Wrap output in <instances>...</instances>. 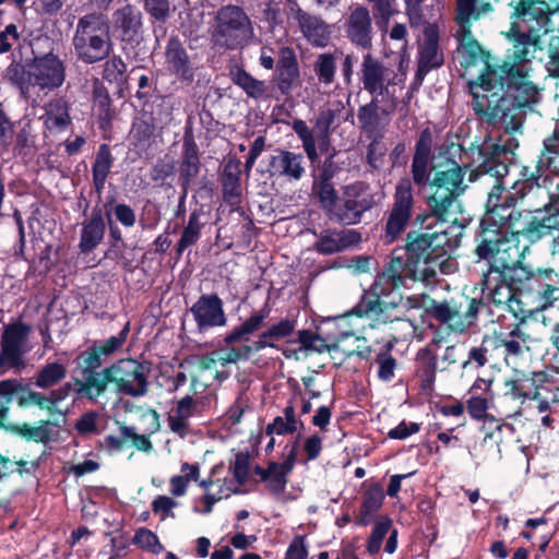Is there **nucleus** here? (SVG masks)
Here are the masks:
<instances>
[{"mask_svg":"<svg viewBox=\"0 0 559 559\" xmlns=\"http://www.w3.org/2000/svg\"><path fill=\"white\" fill-rule=\"evenodd\" d=\"M465 167L455 162L448 169L436 170L429 182L427 212L415 223L425 231H409L403 249L407 258L441 259L460 246L465 223L461 197L468 186L464 182Z\"/></svg>","mask_w":559,"mask_h":559,"instance_id":"f257e3e1","label":"nucleus"},{"mask_svg":"<svg viewBox=\"0 0 559 559\" xmlns=\"http://www.w3.org/2000/svg\"><path fill=\"white\" fill-rule=\"evenodd\" d=\"M491 11L493 5L489 2L476 5V0H456L457 51L463 68L468 69L477 64L481 67L477 79L468 82L474 111L488 123L500 122L507 132L513 133L521 129V119L511 112L512 104L498 92L497 82H491V72L497 70V66L492 64V56L483 49L471 31L472 20H478Z\"/></svg>","mask_w":559,"mask_h":559,"instance_id":"f03ea898","label":"nucleus"},{"mask_svg":"<svg viewBox=\"0 0 559 559\" xmlns=\"http://www.w3.org/2000/svg\"><path fill=\"white\" fill-rule=\"evenodd\" d=\"M510 43L504 59L497 70L491 72V82H497L498 92L507 91L516 102V107H525L538 99V88L531 81V61L540 43V28L531 25L526 31L516 22H511L504 34Z\"/></svg>","mask_w":559,"mask_h":559,"instance_id":"7ed1b4c3","label":"nucleus"},{"mask_svg":"<svg viewBox=\"0 0 559 559\" xmlns=\"http://www.w3.org/2000/svg\"><path fill=\"white\" fill-rule=\"evenodd\" d=\"M487 230L500 233L518 242L522 237L535 243L551 235L554 230H559V221L556 215H547L545 210H520L504 202L502 206L486 212L475 239L476 245Z\"/></svg>","mask_w":559,"mask_h":559,"instance_id":"20e7f679","label":"nucleus"},{"mask_svg":"<svg viewBox=\"0 0 559 559\" xmlns=\"http://www.w3.org/2000/svg\"><path fill=\"white\" fill-rule=\"evenodd\" d=\"M26 68L20 63H11L4 78L14 84L25 97L33 94L48 95L61 87L66 81V64L52 51L36 55Z\"/></svg>","mask_w":559,"mask_h":559,"instance_id":"39448f33","label":"nucleus"},{"mask_svg":"<svg viewBox=\"0 0 559 559\" xmlns=\"http://www.w3.org/2000/svg\"><path fill=\"white\" fill-rule=\"evenodd\" d=\"M474 253L479 261L484 260L490 265L491 273H496L508 283L522 284L539 276L537 271L533 272L522 264L520 259L523 258V252L520 251L518 241L500 233H483Z\"/></svg>","mask_w":559,"mask_h":559,"instance_id":"423d86ee","label":"nucleus"},{"mask_svg":"<svg viewBox=\"0 0 559 559\" xmlns=\"http://www.w3.org/2000/svg\"><path fill=\"white\" fill-rule=\"evenodd\" d=\"M72 46L78 60L85 64L107 59L114 47L107 16L94 12L80 17L72 37Z\"/></svg>","mask_w":559,"mask_h":559,"instance_id":"0eeeda50","label":"nucleus"},{"mask_svg":"<svg viewBox=\"0 0 559 559\" xmlns=\"http://www.w3.org/2000/svg\"><path fill=\"white\" fill-rule=\"evenodd\" d=\"M210 36L216 47L242 49L254 38L253 23L241 7L225 4L214 13Z\"/></svg>","mask_w":559,"mask_h":559,"instance_id":"6e6552de","label":"nucleus"},{"mask_svg":"<svg viewBox=\"0 0 559 559\" xmlns=\"http://www.w3.org/2000/svg\"><path fill=\"white\" fill-rule=\"evenodd\" d=\"M485 307L483 297L462 294L442 301L431 300L429 313L449 332L463 335L476 326L479 313Z\"/></svg>","mask_w":559,"mask_h":559,"instance_id":"1a4fd4ad","label":"nucleus"},{"mask_svg":"<svg viewBox=\"0 0 559 559\" xmlns=\"http://www.w3.org/2000/svg\"><path fill=\"white\" fill-rule=\"evenodd\" d=\"M341 103L335 108L331 106L320 108L313 119V130L304 120H294L292 128L300 139L304 151L311 162L318 159L317 145L322 151L329 148L331 134L341 123Z\"/></svg>","mask_w":559,"mask_h":559,"instance_id":"9d476101","label":"nucleus"},{"mask_svg":"<svg viewBox=\"0 0 559 559\" xmlns=\"http://www.w3.org/2000/svg\"><path fill=\"white\" fill-rule=\"evenodd\" d=\"M359 80L362 88L374 98H394V90L406 76L404 60L399 63V72L394 68L367 52L364 55L359 67Z\"/></svg>","mask_w":559,"mask_h":559,"instance_id":"9b49d317","label":"nucleus"},{"mask_svg":"<svg viewBox=\"0 0 559 559\" xmlns=\"http://www.w3.org/2000/svg\"><path fill=\"white\" fill-rule=\"evenodd\" d=\"M481 154L484 160L476 171L471 173L469 180H483L486 183H492L487 200V211H489L503 205V203L499 204L504 191L502 180L509 174L511 158L509 156L510 151L498 144L488 145Z\"/></svg>","mask_w":559,"mask_h":559,"instance_id":"f8f14e48","label":"nucleus"},{"mask_svg":"<svg viewBox=\"0 0 559 559\" xmlns=\"http://www.w3.org/2000/svg\"><path fill=\"white\" fill-rule=\"evenodd\" d=\"M376 204L377 200L370 187L362 181H356L343 187L342 197L336 207H333L330 218L340 224L356 225L360 223L364 213Z\"/></svg>","mask_w":559,"mask_h":559,"instance_id":"ddd939ff","label":"nucleus"},{"mask_svg":"<svg viewBox=\"0 0 559 559\" xmlns=\"http://www.w3.org/2000/svg\"><path fill=\"white\" fill-rule=\"evenodd\" d=\"M414 195L409 179H401L393 195V203L386 212L383 239L386 243L395 241L407 228L413 216Z\"/></svg>","mask_w":559,"mask_h":559,"instance_id":"4468645a","label":"nucleus"},{"mask_svg":"<svg viewBox=\"0 0 559 559\" xmlns=\"http://www.w3.org/2000/svg\"><path fill=\"white\" fill-rule=\"evenodd\" d=\"M111 383L116 391L131 395L141 396L147 391V376L150 368L135 359H120L107 367Z\"/></svg>","mask_w":559,"mask_h":559,"instance_id":"2eb2a0df","label":"nucleus"},{"mask_svg":"<svg viewBox=\"0 0 559 559\" xmlns=\"http://www.w3.org/2000/svg\"><path fill=\"white\" fill-rule=\"evenodd\" d=\"M32 331L31 325L17 321L8 324L0 340V371L24 367L23 357L27 353V340Z\"/></svg>","mask_w":559,"mask_h":559,"instance_id":"dca6fc26","label":"nucleus"},{"mask_svg":"<svg viewBox=\"0 0 559 559\" xmlns=\"http://www.w3.org/2000/svg\"><path fill=\"white\" fill-rule=\"evenodd\" d=\"M287 20L296 25L313 46L325 47L331 38V27L320 16L300 8L296 0H287Z\"/></svg>","mask_w":559,"mask_h":559,"instance_id":"f3484780","label":"nucleus"},{"mask_svg":"<svg viewBox=\"0 0 559 559\" xmlns=\"http://www.w3.org/2000/svg\"><path fill=\"white\" fill-rule=\"evenodd\" d=\"M490 343L497 358H501L507 366H515L530 350L531 336L520 323L513 325L509 332H493Z\"/></svg>","mask_w":559,"mask_h":559,"instance_id":"a211bd4d","label":"nucleus"},{"mask_svg":"<svg viewBox=\"0 0 559 559\" xmlns=\"http://www.w3.org/2000/svg\"><path fill=\"white\" fill-rule=\"evenodd\" d=\"M511 9L512 22L525 23L527 28L533 25L540 28V36L551 31V13L536 0H503Z\"/></svg>","mask_w":559,"mask_h":559,"instance_id":"6ab92c4d","label":"nucleus"},{"mask_svg":"<svg viewBox=\"0 0 559 559\" xmlns=\"http://www.w3.org/2000/svg\"><path fill=\"white\" fill-rule=\"evenodd\" d=\"M344 26L346 37L353 45L361 49L372 47V19L366 7L360 4L350 7Z\"/></svg>","mask_w":559,"mask_h":559,"instance_id":"aec40b11","label":"nucleus"},{"mask_svg":"<svg viewBox=\"0 0 559 559\" xmlns=\"http://www.w3.org/2000/svg\"><path fill=\"white\" fill-rule=\"evenodd\" d=\"M274 81L284 96H289L292 91L301 84L298 60L289 47L280 49Z\"/></svg>","mask_w":559,"mask_h":559,"instance_id":"412c9836","label":"nucleus"},{"mask_svg":"<svg viewBox=\"0 0 559 559\" xmlns=\"http://www.w3.org/2000/svg\"><path fill=\"white\" fill-rule=\"evenodd\" d=\"M200 331L226 324L222 299L215 295H202L190 309Z\"/></svg>","mask_w":559,"mask_h":559,"instance_id":"4be33fe9","label":"nucleus"},{"mask_svg":"<svg viewBox=\"0 0 559 559\" xmlns=\"http://www.w3.org/2000/svg\"><path fill=\"white\" fill-rule=\"evenodd\" d=\"M201 169L200 153L191 130L183 134L179 180L186 198L190 183L198 177Z\"/></svg>","mask_w":559,"mask_h":559,"instance_id":"5701e85b","label":"nucleus"},{"mask_svg":"<svg viewBox=\"0 0 559 559\" xmlns=\"http://www.w3.org/2000/svg\"><path fill=\"white\" fill-rule=\"evenodd\" d=\"M304 162L305 158L301 154L277 150L270 158L269 173L271 177L297 181L305 174Z\"/></svg>","mask_w":559,"mask_h":559,"instance_id":"b1692460","label":"nucleus"},{"mask_svg":"<svg viewBox=\"0 0 559 559\" xmlns=\"http://www.w3.org/2000/svg\"><path fill=\"white\" fill-rule=\"evenodd\" d=\"M299 449V438L290 445L285 447V460L283 463L270 462L269 473L265 479L266 486L275 495H281L287 485V476L292 472Z\"/></svg>","mask_w":559,"mask_h":559,"instance_id":"393cba45","label":"nucleus"},{"mask_svg":"<svg viewBox=\"0 0 559 559\" xmlns=\"http://www.w3.org/2000/svg\"><path fill=\"white\" fill-rule=\"evenodd\" d=\"M361 241V235L355 229L323 230L318 236L314 249L322 254L344 251Z\"/></svg>","mask_w":559,"mask_h":559,"instance_id":"a878e982","label":"nucleus"},{"mask_svg":"<svg viewBox=\"0 0 559 559\" xmlns=\"http://www.w3.org/2000/svg\"><path fill=\"white\" fill-rule=\"evenodd\" d=\"M112 24L122 41H134L142 29V13L134 5L126 4L114 12Z\"/></svg>","mask_w":559,"mask_h":559,"instance_id":"bb28decb","label":"nucleus"},{"mask_svg":"<svg viewBox=\"0 0 559 559\" xmlns=\"http://www.w3.org/2000/svg\"><path fill=\"white\" fill-rule=\"evenodd\" d=\"M165 55L167 68L173 74L181 81H193L194 73L189 56L177 37L169 38Z\"/></svg>","mask_w":559,"mask_h":559,"instance_id":"cd10ccee","label":"nucleus"},{"mask_svg":"<svg viewBox=\"0 0 559 559\" xmlns=\"http://www.w3.org/2000/svg\"><path fill=\"white\" fill-rule=\"evenodd\" d=\"M538 168L545 170L543 185L559 179V122L552 134L544 140V148L538 157Z\"/></svg>","mask_w":559,"mask_h":559,"instance_id":"c85d7f7f","label":"nucleus"},{"mask_svg":"<svg viewBox=\"0 0 559 559\" xmlns=\"http://www.w3.org/2000/svg\"><path fill=\"white\" fill-rule=\"evenodd\" d=\"M197 413L198 402L194 399L189 395L180 399L168 414L169 429L180 438H185L191 430L189 419Z\"/></svg>","mask_w":559,"mask_h":559,"instance_id":"c756f323","label":"nucleus"},{"mask_svg":"<svg viewBox=\"0 0 559 559\" xmlns=\"http://www.w3.org/2000/svg\"><path fill=\"white\" fill-rule=\"evenodd\" d=\"M444 261L437 258H407V278L432 285L438 282V271L443 272Z\"/></svg>","mask_w":559,"mask_h":559,"instance_id":"7c9ffc66","label":"nucleus"},{"mask_svg":"<svg viewBox=\"0 0 559 559\" xmlns=\"http://www.w3.org/2000/svg\"><path fill=\"white\" fill-rule=\"evenodd\" d=\"M443 62V56L438 48V35L433 25L425 29V40L419 48L418 73H427Z\"/></svg>","mask_w":559,"mask_h":559,"instance_id":"2f4dec72","label":"nucleus"},{"mask_svg":"<svg viewBox=\"0 0 559 559\" xmlns=\"http://www.w3.org/2000/svg\"><path fill=\"white\" fill-rule=\"evenodd\" d=\"M83 379H74L75 392L91 401H96L111 383L107 368L100 371L83 372Z\"/></svg>","mask_w":559,"mask_h":559,"instance_id":"473e14b6","label":"nucleus"},{"mask_svg":"<svg viewBox=\"0 0 559 559\" xmlns=\"http://www.w3.org/2000/svg\"><path fill=\"white\" fill-rule=\"evenodd\" d=\"M483 286V292L487 290V299L500 309H503L515 293L510 283L490 272V265H488V271L484 273Z\"/></svg>","mask_w":559,"mask_h":559,"instance_id":"72a5a7b5","label":"nucleus"},{"mask_svg":"<svg viewBox=\"0 0 559 559\" xmlns=\"http://www.w3.org/2000/svg\"><path fill=\"white\" fill-rule=\"evenodd\" d=\"M105 222L100 210H94L88 219L82 223L80 249L83 253L93 251L103 240Z\"/></svg>","mask_w":559,"mask_h":559,"instance_id":"f704fd0d","label":"nucleus"},{"mask_svg":"<svg viewBox=\"0 0 559 559\" xmlns=\"http://www.w3.org/2000/svg\"><path fill=\"white\" fill-rule=\"evenodd\" d=\"M357 119L359 128L367 136L381 135L388 122L381 116L379 98L374 97H372L370 103L359 107Z\"/></svg>","mask_w":559,"mask_h":559,"instance_id":"c9c22d12","label":"nucleus"},{"mask_svg":"<svg viewBox=\"0 0 559 559\" xmlns=\"http://www.w3.org/2000/svg\"><path fill=\"white\" fill-rule=\"evenodd\" d=\"M383 294L384 288L380 286V283H373L355 307L356 314L380 320L382 313L389 308L388 304L380 300V296Z\"/></svg>","mask_w":559,"mask_h":559,"instance_id":"e433bc0d","label":"nucleus"},{"mask_svg":"<svg viewBox=\"0 0 559 559\" xmlns=\"http://www.w3.org/2000/svg\"><path fill=\"white\" fill-rule=\"evenodd\" d=\"M69 103L63 97L50 99L45 105V126L50 131H62L71 124Z\"/></svg>","mask_w":559,"mask_h":559,"instance_id":"4c0bfd02","label":"nucleus"},{"mask_svg":"<svg viewBox=\"0 0 559 559\" xmlns=\"http://www.w3.org/2000/svg\"><path fill=\"white\" fill-rule=\"evenodd\" d=\"M402 253V248L393 250L389 263L383 267L374 283H380V286H382V283L386 282L393 288H397L404 284V280L407 277V259L404 260Z\"/></svg>","mask_w":559,"mask_h":559,"instance_id":"58836bf2","label":"nucleus"},{"mask_svg":"<svg viewBox=\"0 0 559 559\" xmlns=\"http://www.w3.org/2000/svg\"><path fill=\"white\" fill-rule=\"evenodd\" d=\"M272 337H264V332L260 335L258 341H254L251 345L243 344L241 346H230L223 350L218 357L219 362L225 366L228 364H235L239 360H247L252 353L259 352L265 347H275L270 341Z\"/></svg>","mask_w":559,"mask_h":559,"instance_id":"ea45409f","label":"nucleus"},{"mask_svg":"<svg viewBox=\"0 0 559 559\" xmlns=\"http://www.w3.org/2000/svg\"><path fill=\"white\" fill-rule=\"evenodd\" d=\"M114 157L107 144H100L93 163V185L95 191L100 194L104 190L106 179L112 167Z\"/></svg>","mask_w":559,"mask_h":559,"instance_id":"a19ab883","label":"nucleus"},{"mask_svg":"<svg viewBox=\"0 0 559 559\" xmlns=\"http://www.w3.org/2000/svg\"><path fill=\"white\" fill-rule=\"evenodd\" d=\"M267 316V312L258 311L251 314L247 320H245L239 326L235 328L229 334H227L224 338L227 348L234 346L237 342L249 341V337L254 332L259 331L264 320Z\"/></svg>","mask_w":559,"mask_h":559,"instance_id":"79ce46f5","label":"nucleus"},{"mask_svg":"<svg viewBox=\"0 0 559 559\" xmlns=\"http://www.w3.org/2000/svg\"><path fill=\"white\" fill-rule=\"evenodd\" d=\"M67 377V367L58 361L40 367L34 377V384L39 389H49Z\"/></svg>","mask_w":559,"mask_h":559,"instance_id":"37998d69","label":"nucleus"},{"mask_svg":"<svg viewBox=\"0 0 559 559\" xmlns=\"http://www.w3.org/2000/svg\"><path fill=\"white\" fill-rule=\"evenodd\" d=\"M50 421L40 420L35 426L28 424H10L8 430L35 442L46 443L50 440Z\"/></svg>","mask_w":559,"mask_h":559,"instance_id":"c03bdc74","label":"nucleus"},{"mask_svg":"<svg viewBox=\"0 0 559 559\" xmlns=\"http://www.w3.org/2000/svg\"><path fill=\"white\" fill-rule=\"evenodd\" d=\"M200 217L201 214L198 211H193L190 214L188 224L183 227L181 237L176 247L178 255H181L186 249L199 241L201 229L203 227V223L200 221Z\"/></svg>","mask_w":559,"mask_h":559,"instance_id":"a18cd8bd","label":"nucleus"},{"mask_svg":"<svg viewBox=\"0 0 559 559\" xmlns=\"http://www.w3.org/2000/svg\"><path fill=\"white\" fill-rule=\"evenodd\" d=\"M233 82L240 86L251 98L260 99L267 95L265 82L254 79L242 69H238L233 73Z\"/></svg>","mask_w":559,"mask_h":559,"instance_id":"49530a36","label":"nucleus"},{"mask_svg":"<svg viewBox=\"0 0 559 559\" xmlns=\"http://www.w3.org/2000/svg\"><path fill=\"white\" fill-rule=\"evenodd\" d=\"M496 358L493 347L490 343V337L484 336L479 346H475L469 349L468 358L462 362V368L467 369L472 364H475L477 368H481Z\"/></svg>","mask_w":559,"mask_h":559,"instance_id":"de8ad7c7","label":"nucleus"},{"mask_svg":"<svg viewBox=\"0 0 559 559\" xmlns=\"http://www.w3.org/2000/svg\"><path fill=\"white\" fill-rule=\"evenodd\" d=\"M409 24L418 27L427 23L430 10L437 0H404Z\"/></svg>","mask_w":559,"mask_h":559,"instance_id":"09e8293b","label":"nucleus"},{"mask_svg":"<svg viewBox=\"0 0 559 559\" xmlns=\"http://www.w3.org/2000/svg\"><path fill=\"white\" fill-rule=\"evenodd\" d=\"M313 71L320 83L330 85L335 78V57L331 53H320L313 63Z\"/></svg>","mask_w":559,"mask_h":559,"instance_id":"8fccbe9b","label":"nucleus"},{"mask_svg":"<svg viewBox=\"0 0 559 559\" xmlns=\"http://www.w3.org/2000/svg\"><path fill=\"white\" fill-rule=\"evenodd\" d=\"M298 341L300 342L304 349L313 350L317 353H323L325 350L332 352L341 348L338 343L329 345L319 334L308 330H301L298 332Z\"/></svg>","mask_w":559,"mask_h":559,"instance_id":"3c124183","label":"nucleus"},{"mask_svg":"<svg viewBox=\"0 0 559 559\" xmlns=\"http://www.w3.org/2000/svg\"><path fill=\"white\" fill-rule=\"evenodd\" d=\"M527 393L524 391V388L519 384L515 380H508L504 382V394L502 397V407L504 408L506 416L512 417L520 414V406L507 408L504 407V404L509 403L510 401H523L527 397Z\"/></svg>","mask_w":559,"mask_h":559,"instance_id":"603ef678","label":"nucleus"},{"mask_svg":"<svg viewBox=\"0 0 559 559\" xmlns=\"http://www.w3.org/2000/svg\"><path fill=\"white\" fill-rule=\"evenodd\" d=\"M542 189V185L535 186L530 180H518L507 192L504 202L509 203V205H516L519 202H523L531 193H538Z\"/></svg>","mask_w":559,"mask_h":559,"instance_id":"864d4df0","label":"nucleus"},{"mask_svg":"<svg viewBox=\"0 0 559 559\" xmlns=\"http://www.w3.org/2000/svg\"><path fill=\"white\" fill-rule=\"evenodd\" d=\"M418 359L424 364L421 371V386L424 389H431L437 371L436 356L429 348H423L418 353Z\"/></svg>","mask_w":559,"mask_h":559,"instance_id":"5fc2aeb1","label":"nucleus"},{"mask_svg":"<svg viewBox=\"0 0 559 559\" xmlns=\"http://www.w3.org/2000/svg\"><path fill=\"white\" fill-rule=\"evenodd\" d=\"M156 130L157 128L151 120H140L134 123L131 131L133 145L141 148L147 146L154 138Z\"/></svg>","mask_w":559,"mask_h":559,"instance_id":"6e6d98bb","label":"nucleus"},{"mask_svg":"<svg viewBox=\"0 0 559 559\" xmlns=\"http://www.w3.org/2000/svg\"><path fill=\"white\" fill-rule=\"evenodd\" d=\"M103 416L95 412L90 411L84 413L75 423L74 428L81 436L98 435L102 431L100 423Z\"/></svg>","mask_w":559,"mask_h":559,"instance_id":"4d7b16f0","label":"nucleus"},{"mask_svg":"<svg viewBox=\"0 0 559 559\" xmlns=\"http://www.w3.org/2000/svg\"><path fill=\"white\" fill-rule=\"evenodd\" d=\"M314 189H317V193L323 210L330 217L332 215L333 207H336L340 201L333 185L331 181L320 180V182L314 186Z\"/></svg>","mask_w":559,"mask_h":559,"instance_id":"13d9d810","label":"nucleus"},{"mask_svg":"<svg viewBox=\"0 0 559 559\" xmlns=\"http://www.w3.org/2000/svg\"><path fill=\"white\" fill-rule=\"evenodd\" d=\"M384 493L379 485L371 486L365 493L360 513L369 516L376 513L382 506Z\"/></svg>","mask_w":559,"mask_h":559,"instance_id":"bf43d9fd","label":"nucleus"},{"mask_svg":"<svg viewBox=\"0 0 559 559\" xmlns=\"http://www.w3.org/2000/svg\"><path fill=\"white\" fill-rule=\"evenodd\" d=\"M133 543L153 554H158L163 550V546L159 543L158 537L147 528H140L136 531L133 537Z\"/></svg>","mask_w":559,"mask_h":559,"instance_id":"052dcab7","label":"nucleus"},{"mask_svg":"<svg viewBox=\"0 0 559 559\" xmlns=\"http://www.w3.org/2000/svg\"><path fill=\"white\" fill-rule=\"evenodd\" d=\"M119 431L127 437L128 442H131L136 450L142 452H151L153 450L148 436L138 433L134 428L128 427L124 424L119 425Z\"/></svg>","mask_w":559,"mask_h":559,"instance_id":"680f3d73","label":"nucleus"},{"mask_svg":"<svg viewBox=\"0 0 559 559\" xmlns=\"http://www.w3.org/2000/svg\"><path fill=\"white\" fill-rule=\"evenodd\" d=\"M106 62L104 64V79L110 82L121 81L123 74L127 71V64L119 56H114L111 58L105 59Z\"/></svg>","mask_w":559,"mask_h":559,"instance_id":"e2e57ef3","label":"nucleus"},{"mask_svg":"<svg viewBox=\"0 0 559 559\" xmlns=\"http://www.w3.org/2000/svg\"><path fill=\"white\" fill-rule=\"evenodd\" d=\"M173 105L163 100L157 104L152 111L151 121L159 130L168 127L173 121Z\"/></svg>","mask_w":559,"mask_h":559,"instance_id":"0e129e2a","label":"nucleus"},{"mask_svg":"<svg viewBox=\"0 0 559 559\" xmlns=\"http://www.w3.org/2000/svg\"><path fill=\"white\" fill-rule=\"evenodd\" d=\"M379 365L378 376L381 380L389 381L394 376L396 360L388 349L380 352L376 358Z\"/></svg>","mask_w":559,"mask_h":559,"instance_id":"69168bd1","label":"nucleus"},{"mask_svg":"<svg viewBox=\"0 0 559 559\" xmlns=\"http://www.w3.org/2000/svg\"><path fill=\"white\" fill-rule=\"evenodd\" d=\"M552 267L537 269L539 277L559 283V235L551 242Z\"/></svg>","mask_w":559,"mask_h":559,"instance_id":"338daca9","label":"nucleus"},{"mask_svg":"<svg viewBox=\"0 0 559 559\" xmlns=\"http://www.w3.org/2000/svg\"><path fill=\"white\" fill-rule=\"evenodd\" d=\"M543 186L548 193V203L544 205V210L547 215H556L559 221V178Z\"/></svg>","mask_w":559,"mask_h":559,"instance_id":"774afa93","label":"nucleus"}]
</instances>
